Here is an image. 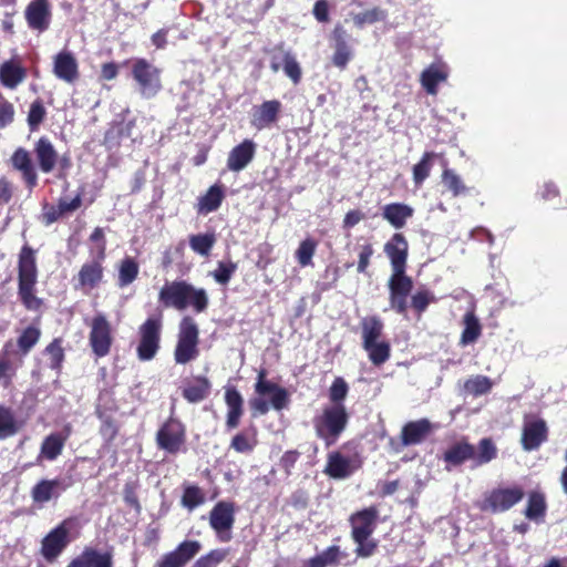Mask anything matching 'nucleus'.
Wrapping results in <instances>:
<instances>
[{
  "instance_id": "f257e3e1",
  "label": "nucleus",
  "mask_w": 567,
  "mask_h": 567,
  "mask_svg": "<svg viewBox=\"0 0 567 567\" xmlns=\"http://www.w3.org/2000/svg\"><path fill=\"white\" fill-rule=\"evenodd\" d=\"M18 297L28 311H41L44 306L42 298L37 296L38 265L37 251L28 244L23 245L18 255Z\"/></svg>"
},
{
  "instance_id": "f03ea898",
  "label": "nucleus",
  "mask_w": 567,
  "mask_h": 567,
  "mask_svg": "<svg viewBox=\"0 0 567 567\" xmlns=\"http://www.w3.org/2000/svg\"><path fill=\"white\" fill-rule=\"evenodd\" d=\"M158 301L164 308L183 311L192 307L196 313L208 308V296L204 288H196L186 280L166 282L158 292Z\"/></svg>"
},
{
  "instance_id": "7ed1b4c3",
  "label": "nucleus",
  "mask_w": 567,
  "mask_h": 567,
  "mask_svg": "<svg viewBox=\"0 0 567 567\" xmlns=\"http://www.w3.org/2000/svg\"><path fill=\"white\" fill-rule=\"evenodd\" d=\"M497 447L491 437L480 440L477 446L471 444L465 437L451 444L443 453V461L447 471L457 467L466 461H472L473 467L485 465L497 457Z\"/></svg>"
},
{
  "instance_id": "20e7f679",
  "label": "nucleus",
  "mask_w": 567,
  "mask_h": 567,
  "mask_svg": "<svg viewBox=\"0 0 567 567\" xmlns=\"http://www.w3.org/2000/svg\"><path fill=\"white\" fill-rule=\"evenodd\" d=\"M379 509L375 505L352 513L349 517L351 538L357 544L358 557H371L378 548V540L370 539L377 528Z\"/></svg>"
},
{
  "instance_id": "39448f33",
  "label": "nucleus",
  "mask_w": 567,
  "mask_h": 567,
  "mask_svg": "<svg viewBox=\"0 0 567 567\" xmlns=\"http://www.w3.org/2000/svg\"><path fill=\"white\" fill-rule=\"evenodd\" d=\"M350 415L344 404H329L312 420L316 436L327 447L334 445L346 431Z\"/></svg>"
},
{
  "instance_id": "423d86ee",
  "label": "nucleus",
  "mask_w": 567,
  "mask_h": 567,
  "mask_svg": "<svg viewBox=\"0 0 567 567\" xmlns=\"http://www.w3.org/2000/svg\"><path fill=\"white\" fill-rule=\"evenodd\" d=\"M78 525L75 516H70L53 527L41 540L40 554L47 563H54L76 538L71 530Z\"/></svg>"
},
{
  "instance_id": "0eeeda50",
  "label": "nucleus",
  "mask_w": 567,
  "mask_h": 567,
  "mask_svg": "<svg viewBox=\"0 0 567 567\" xmlns=\"http://www.w3.org/2000/svg\"><path fill=\"white\" fill-rule=\"evenodd\" d=\"M199 329L195 319L184 316L178 326L174 360L177 364H187L199 355Z\"/></svg>"
},
{
  "instance_id": "6e6552de",
  "label": "nucleus",
  "mask_w": 567,
  "mask_h": 567,
  "mask_svg": "<svg viewBox=\"0 0 567 567\" xmlns=\"http://www.w3.org/2000/svg\"><path fill=\"white\" fill-rule=\"evenodd\" d=\"M131 74L145 99L155 97L163 89L161 69L144 58L133 60Z\"/></svg>"
},
{
  "instance_id": "1a4fd4ad",
  "label": "nucleus",
  "mask_w": 567,
  "mask_h": 567,
  "mask_svg": "<svg viewBox=\"0 0 567 567\" xmlns=\"http://www.w3.org/2000/svg\"><path fill=\"white\" fill-rule=\"evenodd\" d=\"M525 496L523 486L514 484L506 487H496L484 495L478 504L482 512L492 514L509 511L516 504L520 503Z\"/></svg>"
},
{
  "instance_id": "9d476101",
  "label": "nucleus",
  "mask_w": 567,
  "mask_h": 567,
  "mask_svg": "<svg viewBox=\"0 0 567 567\" xmlns=\"http://www.w3.org/2000/svg\"><path fill=\"white\" fill-rule=\"evenodd\" d=\"M162 316L148 317L138 328L140 341L136 348L141 361L155 358L161 347Z\"/></svg>"
},
{
  "instance_id": "9b49d317",
  "label": "nucleus",
  "mask_w": 567,
  "mask_h": 567,
  "mask_svg": "<svg viewBox=\"0 0 567 567\" xmlns=\"http://www.w3.org/2000/svg\"><path fill=\"white\" fill-rule=\"evenodd\" d=\"M186 440V426L173 415L159 426L155 436L157 447L172 455L184 449Z\"/></svg>"
},
{
  "instance_id": "f8f14e48",
  "label": "nucleus",
  "mask_w": 567,
  "mask_h": 567,
  "mask_svg": "<svg viewBox=\"0 0 567 567\" xmlns=\"http://www.w3.org/2000/svg\"><path fill=\"white\" fill-rule=\"evenodd\" d=\"M236 504L231 501H219L208 513L209 526L221 543H228L233 538L231 529L235 524Z\"/></svg>"
},
{
  "instance_id": "ddd939ff",
  "label": "nucleus",
  "mask_w": 567,
  "mask_h": 567,
  "mask_svg": "<svg viewBox=\"0 0 567 567\" xmlns=\"http://www.w3.org/2000/svg\"><path fill=\"white\" fill-rule=\"evenodd\" d=\"M106 255L103 252V249H101L100 251H96V255L92 260L86 261L81 266L75 277V290H80L87 295L100 287L104 281L105 267L103 264Z\"/></svg>"
},
{
  "instance_id": "4468645a",
  "label": "nucleus",
  "mask_w": 567,
  "mask_h": 567,
  "mask_svg": "<svg viewBox=\"0 0 567 567\" xmlns=\"http://www.w3.org/2000/svg\"><path fill=\"white\" fill-rule=\"evenodd\" d=\"M390 308L406 317L408 298L413 290V280L408 275H391L388 281Z\"/></svg>"
},
{
  "instance_id": "2eb2a0df",
  "label": "nucleus",
  "mask_w": 567,
  "mask_h": 567,
  "mask_svg": "<svg viewBox=\"0 0 567 567\" xmlns=\"http://www.w3.org/2000/svg\"><path fill=\"white\" fill-rule=\"evenodd\" d=\"M90 327L89 342L92 352L99 358L107 355L113 343V336L106 317L104 315H96L93 317Z\"/></svg>"
},
{
  "instance_id": "dca6fc26",
  "label": "nucleus",
  "mask_w": 567,
  "mask_h": 567,
  "mask_svg": "<svg viewBox=\"0 0 567 567\" xmlns=\"http://www.w3.org/2000/svg\"><path fill=\"white\" fill-rule=\"evenodd\" d=\"M330 39L331 48L333 49L331 63L340 70L347 69L349 62L353 59L350 33L342 24L338 23L334 25Z\"/></svg>"
},
{
  "instance_id": "f3484780",
  "label": "nucleus",
  "mask_w": 567,
  "mask_h": 567,
  "mask_svg": "<svg viewBox=\"0 0 567 567\" xmlns=\"http://www.w3.org/2000/svg\"><path fill=\"white\" fill-rule=\"evenodd\" d=\"M384 252L391 264V275H406L409 243L402 233L391 236L384 244Z\"/></svg>"
},
{
  "instance_id": "a211bd4d",
  "label": "nucleus",
  "mask_w": 567,
  "mask_h": 567,
  "mask_svg": "<svg viewBox=\"0 0 567 567\" xmlns=\"http://www.w3.org/2000/svg\"><path fill=\"white\" fill-rule=\"evenodd\" d=\"M24 19L30 30L43 33L52 21V7L49 0H31L24 9Z\"/></svg>"
},
{
  "instance_id": "6ab92c4d",
  "label": "nucleus",
  "mask_w": 567,
  "mask_h": 567,
  "mask_svg": "<svg viewBox=\"0 0 567 567\" xmlns=\"http://www.w3.org/2000/svg\"><path fill=\"white\" fill-rule=\"evenodd\" d=\"M282 111L279 100H267L254 105L250 113V125L257 131L270 128L278 122Z\"/></svg>"
},
{
  "instance_id": "aec40b11",
  "label": "nucleus",
  "mask_w": 567,
  "mask_h": 567,
  "mask_svg": "<svg viewBox=\"0 0 567 567\" xmlns=\"http://www.w3.org/2000/svg\"><path fill=\"white\" fill-rule=\"evenodd\" d=\"M69 487L70 484H63L60 478H42L32 486L30 495L33 504L42 508L52 501L56 502Z\"/></svg>"
},
{
  "instance_id": "412c9836",
  "label": "nucleus",
  "mask_w": 567,
  "mask_h": 567,
  "mask_svg": "<svg viewBox=\"0 0 567 567\" xmlns=\"http://www.w3.org/2000/svg\"><path fill=\"white\" fill-rule=\"evenodd\" d=\"M255 392L261 396L270 395V404L277 411L285 409L288 405L289 396L287 390L277 383L267 380L266 369H260L258 371Z\"/></svg>"
},
{
  "instance_id": "4be33fe9",
  "label": "nucleus",
  "mask_w": 567,
  "mask_h": 567,
  "mask_svg": "<svg viewBox=\"0 0 567 567\" xmlns=\"http://www.w3.org/2000/svg\"><path fill=\"white\" fill-rule=\"evenodd\" d=\"M198 540H184L156 563V567H185L200 550Z\"/></svg>"
},
{
  "instance_id": "5701e85b",
  "label": "nucleus",
  "mask_w": 567,
  "mask_h": 567,
  "mask_svg": "<svg viewBox=\"0 0 567 567\" xmlns=\"http://www.w3.org/2000/svg\"><path fill=\"white\" fill-rule=\"evenodd\" d=\"M10 163L13 169L21 174L29 192H32L38 186V173L30 152L23 147H18L11 155Z\"/></svg>"
},
{
  "instance_id": "b1692460",
  "label": "nucleus",
  "mask_w": 567,
  "mask_h": 567,
  "mask_svg": "<svg viewBox=\"0 0 567 567\" xmlns=\"http://www.w3.org/2000/svg\"><path fill=\"white\" fill-rule=\"evenodd\" d=\"M548 437V427L543 419L526 420L522 432V446L525 451L537 450Z\"/></svg>"
},
{
  "instance_id": "393cba45",
  "label": "nucleus",
  "mask_w": 567,
  "mask_h": 567,
  "mask_svg": "<svg viewBox=\"0 0 567 567\" xmlns=\"http://www.w3.org/2000/svg\"><path fill=\"white\" fill-rule=\"evenodd\" d=\"M82 205V195L76 194L71 200L60 198L56 205L44 204L41 214V221L45 226H50L56 223L59 219L68 214H71L79 209Z\"/></svg>"
},
{
  "instance_id": "a878e982",
  "label": "nucleus",
  "mask_w": 567,
  "mask_h": 567,
  "mask_svg": "<svg viewBox=\"0 0 567 567\" xmlns=\"http://www.w3.org/2000/svg\"><path fill=\"white\" fill-rule=\"evenodd\" d=\"M255 154L256 143L252 140L245 138L228 153L226 162L227 168L230 172H240L245 169L254 159Z\"/></svg>"
},
{
  "instance_id": "bb28decb",
  "label": "nucleus",
  "mask_w": 567,
  "mask_h": 567,
  "mask_svg": "<svg viewBox=\"0 0 567 567\" xmlns=\"http://www.w3.org/2000/svg\"><path fill=\"white\" fill-rule=\"evenodd\" d=\"M66 567H113V553L112 550L102 551L93 547H85Z\"/></svg>"
},
{
  "instance_id": "cd10ccee",
  "label": "nucleus",
  "mask_w": 567,
  "mask_h": 567,
  "mask_svg": "<svg viewBox=\"0 0 567 567\" xmlns=\"http://www.w3.org/2000/svg\"><path fill=\"white\" fill-rule=\"evenodd\" d=\"M71 434V425H65L63 432L51 433L44 437L41 443L40 453L37 461H54L58 458Z\"/></svg>"
},
{
  "instance_id": "c85d7f7f",
  "label": "nucleus",
  "mask_w": 567,
  "mask_h": 567,
  "mask_svg": "<svg viewBox=\"0 0 567 567\" xmlns=\"http://www.w3.org/2000/svg\"><path fill=\"white\" fill-rule=\"evenodd\" d=\"M433 431L427 419H420L405 423L401 430V443L404 446L421 444Z\"/></svg>"
},
{
  "instance_id": "c756f323",
  "label": "nucleus",
  "mask_w": 567,
  "mask_h": 567,
  "mask_svg": "<svg viewBox=\"0 0 567 567\" xmlns=\"http://www.w3.org/2000/svg\"><path fill=\"white\" fill-rule=\"evenodd\" d=\"M53 73L58 79L66 83H74L80 75L75 56L69 51H61L55 54Z\"/></svg>"
},
{
  "instance_id": "7c9ffc66",
  "label": "nucleus",
  "mask_w": 567,
  "mask_h": 567,
  "mask_svg": "<svg viewBox=\"0 0 567 567\" xmlns=\"http://www.w3.org/2000/svg\"><path fill=\"white\" fill-rule=\"evenodd\" d=\"M39 168L42 173L49 174L53 172L58 164L59 154L52 142L45 137H40L33 148Z\"/></svg>"
},
{
  "instance_id": "2f4dec72",
  "label": "nucleus",
  "mask_w": 567,
  "mask_h": 567,
  "mask_svg": "<svg viewBox=\"0 0 567 567\" xmlns=\"http://www.w3.org/2000/svg\"><path fill=\"white\" fill-rule=\"evenodd\" d=\"M447 78V66L442 62H434L422 71L420 82L427 94L436 95L439 92V84L446 82Z\"/></svg>"
},
{
  "instance_id": "473e14b6",
  "label": "nucleus",
  "mask_w": 567,
  "mask_h": 567,
  "mask_svg": "<svg viewBox=\"0 0 567 567\" xmlns=\"http://www.w3.org/2000/svg\"><path fill=\"white\" fill-rule=\"evenodd\" d=\"M225 403L227 405L226 427L237 429L244 415V399L235 386H227L225 390Z\"/></svg>"
},
{
  "instance_id": "72a5a7b5",
  "label": "nucleus",
  "mask_w": 567,
  "mask_h": 567,
  "mask_svg": "<svg viewBox=\"0 0 567 567\" xmlns=\"http://www.w3.org/2000/svg\"><path fill=\"white\" fill-rule=\"evenodd\" d=\"M358 468L359 465H355L351 458L334 451L328 454L324 473L331 478L342 480L349 477Z\"/></svg>"
},
{
  "instance_id": "f704fd0d",
  "label": "nucleus",
  "mask_w": 567,
  "mask_h": 567,
  "mask_svg": "<svg viewBox=\"0 0 567 567\" xmlns=\"http://www.w3.org/2000/svg\"><path fill=\"white\" fill-rule=\"evenodd\" d=\"M281 51V56L274 54L270 62V69L277 73L282 63L285 74L292 81L293 84H299L302 78V70L299 62L290 51Z\"/></svg>"
},
{
  "instance_id": "c9c22d12",
  "label": "nucleus",
  "mask_w": 567,
  "mask_h": 567,
  "mask_svg": "<svg viewBox=\"0 0 567 567\" xmlns=\"http://www.w3.org/2000/svg\"><path fill=\"white\" fill-rule=\"evenodd\" d=\"M27 78V69L19 60L10 59L0 64V83L2 86L14 90Z\"/></svg>"
},
{
  "instance_id": "e433bc0d",
  "label": "nucleus",
  "mask_w": 567,
  "mask_h": 567,
  "mask_svg": "<svg viewBox=\"0 0 567 567\" xmlns=\"http://www.w3.org/2000/svg\"><path fill=\"white\" fill-rule=\"evenodd\" d=\"M225 197V186L221 183H215L204 195L198 197L196 204L197 214L208 215L218 210Z\"/></svg>"
},
{
  "instance_id": "4c0bfd02",
  "label": "nucleus",
  "mask_w": 567,
  "mask_h": 567,
  "mask_svg": "<svg viewBox=\"0 0 567 567\" xmlns=\"http://www.w3.org/2000/svg\"><path fill=\"white\" fill-rule=\"evenodd\" d=\"M414 215V209L404 203H390L382 207V217L395 229L405 227L406 221Z\"/></svg>"
},
{
  "instance_id": "58836bf2",
  "label": "nucleus",
  "mask_w": 567,
  "mask_h": 567,
  "mask_svg": "<svg viewBox=\"0 0 567 567\" xmlns=\"http://www.w3.org/2000/svg\"><path fill=\"white\" fill-rule=\"evenodd\" d=\"M362 348H368L373 342L380 341L383 334L384 324L377 316L365 317L360 322Z\"/></svg>"
},
{
  "instance_id": "ea45409f",
  "label": "nucleus",
  "mask_w": 567,
  "mask_h": 567,
  "mask_svg": "<svg viewBox=\"0 0 567 567\" xmlns=\"http://www.w3.org/2000/svg\"><path fill=\"white\" fill-rule=\"evenodd\" d=\"M212 384L204 375L194 377V384L185 386L182 391L183 398L189 403L204 401L210 393Z\"/></svg>"
},
{
  "instance_id": "a19ab883",
  "label": "nucleus",
  "mask_w": 567,
  "mask_h": 567,
  "mask_svg": "<svg viewBox=\"0 0 567 567\" xmlns=\"http://www.w3.org/2000/svg\"><path fill=\"white\" fill-rule=\"evenodd\" d=\"M547 503L543 492L532 491L528 494L527 505L524 515L527 519L539 522L546 516Z\"/></svg>"
},
{
  "instance_id": "79ce46f5",
  "label": "nucleus",
  "mask_w": 567,
  "mask_h": 567,
  "mask_svg": "<svg viewBox=\"0 0 567 567\" xmlns=\"http://www.w3.org/2000/svg\"><path fill=\"white\" fill-rule=\"evenodd\" d=\"M441 183L444 190L450 193L452 197L466 195L470 190L462 177L452 168L445 166L441 174Z\"/></svg>"
},
{
  "instance_id": "37998d69",
  "label": "nucleus",
  "mask_w": 567,
  "mask_h": 567,
  "mask_svg": "<svg viewBox=\"0 0 567 567\" xmlns=\"http://www.w3.org/2000/svg\"><path fill=\"white\" fill-rule=\"evenodd\" d=\"M258 444L257 429L252 426L250 431H240L236 433L229 444V447L240 454H250Z\"/></svg>"
},
{
  "instance_id": "c03bdc74",
  "label": "nucleus",
  "mask_w": 567,
  "mask_h": 567,
  "mask_svg": "<svg viewBox=\"0 0 567 567\" xmlns=\"http://www.w3.org/2000/svg\"><path fill=\"white\" fill-rule=\"evenodd\" d=\"M464 329L460 337L461 346H468L475 343L482 334V324L474 313V311H467L463 317Z\"/></svg>"
},
{
  "instance_id": "a18cd8bd",
  "label": "nucleus",
  "mask_w": 567,
  "mask_h": 567,
  "mask_svg": "<svg viewBox=\"0 0 567 567\" xmlns=\"http://www.w3.org/2000/svg\"><path fill=\"white\" fill-rule=\"evenodd\" d=\"M140 274V265L135 258L126 256L118 264L116 285L124 288L133 284Z\"/></svg>"
},
{
  "instance_id": "49530a36",
  "label": "nucleus",
  "mask_w": 567,
  "mask_h": 567,
  "mask_svg": "<svg viewBox=\"0 0 567 567\" xmlns=\"http://www.w3.org/2000/svg\"><path fill=\"white\" fill-rule=\"evenodd\" d=\"M22 424L16 419L14 411L4 404H0V439L16 435Z\"/></svg>"
},
{
  "instance_id": "de8ad7c7",
  "label": "nucleus",
  "mask_w": 567,
  "mask_h": 567,
  "mask_svg": "<svg viewBox=\"0 0 567 567\" xmlns=\"http://www.w3.org/2000/svg\"><path fill=\"white\" fill-rule=\"evenodd\" d=\"M206 502V494L202 487L194 484H186L183 486V494L181 497V505L188 512L204 505Z\"/></svg>"
},
{
  "instance_id": "09e8293b",
  "label": "nucleus",
  "mask_w": 567,
  "mask_h": 567,
  "mask_svg": "<svg viewBox=\"0 0 567 567\" xmlns=\"http://www.w3.org/2000/svg\"><path fill=\"white\" fill-rule=\"evenodd\" d=\"M39 320H35L33 324L28 326L22 330L17 339V346L19 352L22 355H27L33 347L39 342L41 338V329L39 328Z\"/></svg>"
},
{
  "instance_id": "8fccbe9b",
  "label": "nucleus",
  "mask_w": 567,
  "mask_h": 567,
  "mask_svg": "<svg viewBox=\"0 0 567 567\" xmlns=\"http://www.w3.org/2000/svg\"><path fill=\"white\" fill-rule=\"evenodd\" d=\"M44 354L49 359L50 369L60 372L65 359L63 339L54 338L44 349Z\"/></svg>"
},
{
  "instance_id": "3c124183",
  "label": "nucleus",
  "mask_w": 567,
  "mask_h": 567,
  "mask_svg": "<svg viewBox=\"0 0 567 567\" xmlns=\"http://www.w3.org/2000/svg\"><path fill=\"white\" fill-rule=\"evenodd\" d=\"M215 244L216 236L214 233L196 234L189 236L190 249L200 256H209Z\"/></svg>"
},
{
  "instance_id": "603ef678",
  "label": "nucleus",
  "mask_w": 567,
  "mask_h": 567,
  "mask_svg": "<svg viewBox=\"0 0 567 567\" xmlns=\"http://www.w3.org/2000/svg\"><path fill=\"white\" fill-rule=\"evenodd\" d=\"M363 349L368 352L369 360L375 367L385 363L391 355V344L385 340L373 342L370 347Z\"/></svg>"
},
{
  "instance_id": "864d4df0",
  "label": "nucleus",
  "mask_w": 567,
  "mask_h": 567,
  "mask_svg": "<svg viewBox=\"0 0 567 567\" xmlns=\"http://www.w3.org/2000/svg\"><path fill=\"white\" fill-rule=\"evenodd\" d=\"M436 157L434 152H425L420 162L413 166V182L415 186H422L424 181L430 176L432 169V161Z\"/></svg>"
},
{
  "instance_id": "5fc2aeb1",
  "label": "nucleus",
  "mask_w": 567,
  "mask_h": 567,
  "mask_svg": "<svg viewBox=\"0 0 567 567\" xmlns=\"http://www.w3.org/2000/svg\"><path fill=\"white\" fill-rule=\"evenodd\" d=\"M493 388L492 380L482 374H477L464 382V391L473 396H481L488 393Z\"/></svg>"
},
{
  "instance_id": "6e6d98bb",
  "label": "nucleus",
  "mask_w": 567,
  "mask_h": 567,
  "mask_svg": "<svg viewBox=\"0 0 567 567\" xmlns=\"http://www.w3.org/2000/svg\"><path fill=\"white\" fill-rule=\"evenodd\" d=\"M437 298L429 289H420L411 296V308L415 312L417 318L426 311L431 303H435Z\"/></svg>"
},
{
  "instance_id": "4d7b16f0",
  "label": "nucleus",
  "mask_w": 567,
  "mask_h": 567,
  "mask_svg": "<svg viewBox=\"0 0 567 567\" xmlns=\"http://www.w3.org/2000/svg\"><path fill=\"white\" fill-rule=\"evenodd\" d=\"M47 117V109L43 101L38 97L29 106L27 123L31 132L38 131Z\"/></svg>"
},
{
  "instance_id": "13d9d810",
  "label": "nucleus",
  "mask_w": 567,
  "mask_h": 567,
  "mask_svg": "<svg viewBox=\"0 0 567 567\" xmlns=\"http://www.w3.org/2000/svg\"><path fill=\"white\" fill-rule=\"evenodd\" d=\"M318 243L316 239L308 237L303 239L299 247L297 248L295 256L298 261V264L301 267H307L311 265L312 257L316 254Z\"/></svg>"
},
{
  "instance_id": "bf43d9fd",
  "label": "nucleus",
  "mask_w": 567,
  "mask_h": 567,
  "mask_svg": "<svg viewBox=\"0 0 567 567\" xmlns=\"http://www.w3.org/2000/svg\"><path fill=\"white\" fill-rule=\"evenodd\" d=\"M385 12L380 8H372L352 16L357 28H363L365 24H373L385 19Z\"/></svg>"
},
{
  "instance_id": "052dcab7",
  "label": "nucleus",
  "mask_w": 567,
  "mask_h": 567,
  "mask_svg": "<svg viewBox=\"0 0 567 567\" xmlns=\"http://www.w3.org/2000/svg\"><path fill=\"white\" fill-rule=\"evenodd\" d=\"M101 420L100 434L107 444H111L120 432V426L111 415L100 414Z\"/></svg>"
},
{
  "instance_id": "680f3d73",
  "label": "nucleus",
  "mask_w": 567,
  "mask_h": 567,
  "mask_svg": "<svg viewBox=\"0 0 567 567\" xmlns=\"http://www.w3.org/2000/svg\"><path fill=\"white\" fill-rule=\"evenodd\" d=\"M237 270V264L233 261L224 262L219 261L217 264V268L212 272L214 280L221 285L226 286L230 281L233 275Z\"/></svg>"
},
{
  "instance_id": "e2e57ef3",
  "label": "nucleus",
  "mask_w": 567,
  "mask_h": 567,
  "mask_svg": "<svg viewBox=\"0 0 567 567\" xmlns=\"http://www.w3.org/2000/svg\"><path fill=\"white\" fill-rule=\"evenodd\" d=\"M348 392V383L341 377H337L329 389V400L331 404H343Z\"/></svg>"
},
{
  "instance_id": "0e129e2a",
  "label": "nucleus",
  "mask_w": 567,
  "mask_h": 567,
  "mask_svg": "<svg viewBox=\"0 0 567 567\" xmlns=\"http://www.w3.org/2000/svg\"><path fill=\"white\" fill-rule=\"evenodd\" d=\"M137 482H126L123 488L124 503L134 509L136 514H141L142 505L137 496Z\"/></svg>"
},
{
  "instance_id": "69168bd1",
  "label": "nucleus",
  "mask_w": 567,
  "mask_h": 567,
  "mask_svg": "<svg viewBox=\"0 0 567 567\" xmlns=\"http://www.w3.org/2000/svg\"><path fill=\"white\" fill-rule=\"evenodd\" d=\"M14 105L0 92V130H3L14 122Z\"/></svg>"
},
{
  "instance_id": "338daca9",
  "label": "nucleus",
  "mask_w": 567,
  "mask_h": 567,
  "mask_svg": "<svg viewBox=\"0 0 567 567\" xmlns=\"http://www.w3.org/2000/svg\"><path fill=\"white\" fill-rule=\"evenodd\" d=\"M301 453L297 450L286 451L279 460V466L284 470L287 476L291 475L292 470L298 462Z\"/></svg>"
},
{
  "instance_id": "774afa93",
  "label": "nucleus",
  "mask_w": 567,
  "mask_h": 567,
  "mask_svg": "<svg viewBox=\"0 0 567 567\" xmlns=\"http://www.w3.org/2000/svg\"><path fill=\"white\" fill-rule=\"evenodd\" d=\"M16 377V369L9 360H0V384L3 388L12 385L13 378Z\"/></svg>"
}]
</instances>
